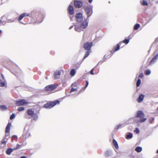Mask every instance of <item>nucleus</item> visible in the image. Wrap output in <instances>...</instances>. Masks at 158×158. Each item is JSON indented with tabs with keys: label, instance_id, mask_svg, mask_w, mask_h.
Returning <instances> with one entry per match:
<instances>
[{
	"label": "nucleus",
	"instance_id": "nucleus-13",
	"mask_svg": "<svg viewBox=\"0 0 158 158\" xmlns=\"http://www.w3.org/2000/svg\"><path fill=\"white\" fill-rule=\"evenodd\" d=\"M83 3L82 2L79 1H76L74 2L75 6L77 8H80L82 6Z\"/></svg>",
	"mask_w": 158,
	"mask_h": 158
},
{
	"label": "nucleus",
	"instance_id": "nucleus-4",
	"mask_svg": "<svg viewBox=\"0 0 158 158\" xmlns=\"http://www.w3.org/2000/svg\"><path fill=\"white\" fill-rule=\"evenodd\" d=\"M85 10L86 13L87 18L89 17L92 13V8L86 7L85 8Z\"/></svg>",
	"mask_w": 158,
	"mask_h": 158
},
{
	"label": "nucleus",
	"instance_id": "nucleus-22",
	"mask_svg": "<svg viewBox=\"0 0 158 158\" xmlns=\"http://www.w3.org/2000/svg\"><path fill=\"white\" fill-rule=\"evenodd\" d=\"M113 143L114 146L116 149H118V144L117 141L114 139H113Z\"/></svg>",
	"mask_w": 158,
	"mask_h": 158
},
{
	"label": "nucleus",
	"instance_id": "nucleus-2",
	"mask_svg": "<svg viewBox=\"0 0 158 158\" xmlns=\"http://www.w3.org/2000/svg\"><path fill=\"white\" fill-rule=\"evenodd\" d=\"M60 101L58 100L51 102L45 104L44 105V108L46 109H50L54 107L57 103L59 104Z\"/></svg>",
	"mask_w": 158,
	"mask_h": 158
},
{
	"label": "nucleus",
	"instance_id": "nucleus-19",
	"mask_svg": "<svg viewBox=\"0 0 158 158\" xmlns=\"http://www.w3.org/2000/svg\"><path fill=\"white\" fill-rule=\"evenodd\" d=\"M11 126V123H9L7 125L6 128V133H8L9 132L10 130V127Z\"/></svg>",
	"mask_w": 158,
	"mask_h": 158
},
{
	"label": "nucleus",
	"instance_id": "nucleus-9",
	"mask_svg": "<svg viewBox=\"0 0 158 158\" xmlns=\"http://www.w3.org/2000/svg\"><path fill=\"white\" fill-rule=\"evenodd\" d=\"M56 88V87L54 85H51L46 86L45 88V89L46 90L51 91L54 90Z\"/></svg>",
	"mask_w": 158,
	"mask_h": 158
},
{
	"label": "nucleus",
	"instance_id": "nucleus-43",
	"mask_svg": "<svg viewBox=\"0 0 158 158\" xmlns=\"http://www.w3.org/2000/svg\"><path fill=\"white\" fill-rule=\"evenodd\" d=\"M15 117V115L14 114H12L10 117V118L11 120L13 119Z\"/></svg>",
	"mask_w": 158,
	"mask_h": 158
},
{
	"label": "nucleus",
	"instance_id": "nucleus-37",
	"mask_svg": "<svg viewBox=\"0 0 158 158\" xmlns=\"http://www.w3.org/2000/svg\"><path fill=\"white\" fill-rule=\"evenodd\" d=\"M147 119L146 118H143L139 120H137V122L140 123H142L145 122Z\"/></svg>",
	"mask_w": 158,
	"mask_h": 158
},
{
	"label": "nucleus",
	"instance_id": "nucleus-29",
	"mask_svg": "<svg viewBox=\"0 0 158 158\" xmlns=\"http://www.w3.org/2000/svg\"><path fill=\"white\" fill-rule=\"evenodd\" d=\"M26 13H24L21 14L19 17V18L18 19V20L19 21L21 20L24 17L26 16Z\"/></svg>",
	"mask_w": 158,
	"mask_h": 158
},
{
	"label": "nucleus",
	"instance_id": "nucleus-17",
	"mask_svg": "<svg viewBox=\"0 0 158 158\" xmlns=\"http://www.w3.org/2000/svg\"><path fill=\"white\" fill-rule=\"evenodd\" d=\"M111 56H110V55H105L104 56V59L103 60L101 61H99L98 63L97 64V65L98 64H101L103 62H104L106 60L108 59L109 57H110Z\"/></svg>",
	"mask_w": 158,
	"mask_h": 158
},
{
	"label": "nucleus",
	"instance_id": "nucleus-41",
	"mask_svg": "<svg viewBox=\"0 0 158 158\" xmlns=\"http://www.w3.org/2000/svg\"><path fill=\"white\" fill-rule=\"evenodd\" d=\"M6 84L4 82H0V86L2 87H4L5 86Z\"/></svg>",
	"mask_w": 158,
	"mask_h": 158
},
{
	"label": "nucleus",
	"instance_id": "nucleus-49",
	"mask_svg": "<svg viewBox=\"0 0 158 158\" xmlns=\"http://www.w3.org/2000/svg\"><path fill=\"white\" fill-rule=\"evenodd\" d=\"M89 85V82L88 81H86V85L85 86V87H84V89H85L88 86V85Z\"/></svg>",
	"mask_w": 158,
	"mask_h": 158
},
{
	"label": "nucleus",
	"instance_id": "nucleus-35",
	"mask_svg": "<svg viewBox=\"0 0 158 158\" xmlns=\"http://www.w3.org/2000/svg\"><path fill=\"white\" fill-rule=\"evenodd\" d=\"M32 117L33 118V119L34 120L36 121L38 119V115L36 114L35 113L34 115L32 116Z\"/></svg>",
	"mask_w": 158,
	"mask_h": 158
},
{
	"label": "nucleus",
	"instance_id": "nucleus-42",
	"mask_svg": "<svg viewBox=\"0 0 158 158\" xmlns=\"http://www.w3.org/2000/svg\"><path fill=\"white\" fill-rule=\"evenodd\" d=\"M129 39H125L123 41V42L124 43L126 44H127L129 42Z\"/></svg>",
	"mask_w": 158,
	"mask_h": 158
},
{
	"label": "nucleus",
	"instance_id": "nucleus-16",
	"mask_svg": "<svg viewBox=\"0 0 158 158\" xmlns=\"http://www.w3.org/2000/svg\"><path fill=\"white\" fill-rule=\"evenodd\" d=\"M125 125L126 124L125 123L123 124H119L115 127L114 129L117 131L118 129L124 127Z\"/></svg>",
	"mask_w": 158,
	"mask_h": 158
},
{
	"label": "nucleus",
	"instance_id": "nucleus-48",
	"mask_svg": "<svg viewBox=\"0 0 158 158\" xmlns=\"http://www.w3.org/2000/svg\"><path fill=\"white\" fill-rule=\"evenodd\" d=\"M89 85V82L88 81H86V85L85 86V87H84V89H85L88 86V85Z\"/></svg>",
	"mask_w": 158,
	"mask_h": 158
},
{
	"label": "nucleus",
	"instance_id": "nucleus-52",
	"mask_svg": "<svg viewBox=\"0 0 158 158\" xmlns=\"http://www.w3.org/2000/svg\"><path fill=\"white\" fill-rule=\"evenodd\" d=\"M70 18L71 21H73V17L72 16H70Z\"/></svg>",
	"mask_w": 158,
	"mask_h": 158
},
{
	"label": "nucleus",
	"instance_id": "nucleus-7",
	"mask_svg": "<svg viewBox=\"0 0 158 158\" xmlns=\"http://www.w3.org/2000/svg\"><path fill=\"white\" fill-rule=\"evenodd\" d=\"M27 102L25 99L18 100L16 101V103L18 106H23L26 104Z\"/></svg>",
	"mask_w": 158,
	"mask_h": 158
},
{
	"label": "nucleus",
	"instance_id": "nucleus-62",
	"mask_svg": "<svg viewBox=\"0 0 158 158\" xmlns=\"http://www.w3.org/2000/svg\"><path fill=\"white\" fill-rule=\"evenodd\" d=\"M0 22H1V20L0 19Z\"/></svg>",
	"mask_w": 158,
	"mask_h": 158
},
{
	"label": "nucleus",
	"instance_id": "nucleus-51",
	"mask_svg": "<svg viewBox=\"0 0 158 158\" xmlns=\"http://www.w3.org/2000/svg\"><path fill=\"white\" fill-rule=\"evenodd\" d=\"M157 42H158V38H156L155 39V41L154 42V43H156Z\"/></svg>",
	"mask_w": 158,
	"mask_h": 158
},
{
	"label": "nucleus",
	"instance_id": "nucleus-20",
	"mask_svg": "<svg viewBox=\"0 0 158 158\" xmlns=\"http://www.w3.org/2000/svg\"><path fill=\"white\" fill-rule=\"evenodd\" d=\"M120 43H119L117 44L116 45L117 47L115 48V49H114L113 50H112L111 51V53H114V52H115L119 50V48H120Z\"/></svg>",
	"mask_w": 158,
	"mask_h": 158
},
{
	"label": "nucleus",
	"instance_id": "nucleus-18",
	"mask_svg": "<svg viewBox=\"0 0 158 158\" xmlns=\"http://www.w3.org/2000/svg\"><path fill=\"white\" fill-rule=\"evenodd\" d=\"M82 28H81V26L79 25H75V29L76 31L78 32H80L82 31Z\"/></svg>",
	"mask_w": 158,
	"mask_h": 158
},
{
	"label": "nucleus",
	"instance_id": "nucleus-44",
	"mask_svg": "<svg viewBox=\"0 0 158 158\" xmlns=\"http://www.w3.org/2000/svg\"><path fill=\"white\" fill-rule=\"evenodd\" d=\"M20 145H19V144H17L16 147L15 148H14V150H16L18 149L19 148H20Z\"/></svg>",
	"mask_w": 158,
	"mask_h": 158
},
{
	"label": "nucleus",
	"instance_id": "nucleus-1",
	"mask_svg": "<svg viewBox=\"0 0 158 158\" xmlns=\"http://www.w3.org/2000/svg\"><path fill=\"white\" fill-rule=\"evenodd\" d=\"M26 16H31L33 18H35L36 20L37 23H40L42 22L43 20L44 17V15L41 14H38L35 11L31 12V14H26Z\"/></svg>",
	"mask_w": 158,
	"mask_h": 158
},
{
	"label": "nucleus",
	"instance_id": "nucleus-60",
	"mask_svg": "<svg viewBox=\"0 0 158 158\" xmlns=\"http://www.w3.org/2000/svg\"><path fill=\"white\" fill-rule=\"evenodd\" d=\"M150 50H149V51H148V52H150Z\"/></svg>",
	"mask_w": 158,
	"mask_h": 158
},
{
	"label": "nucleus",
	"instance_id": "nucleus-26",
	"mask_svg": "<svg viewBox=\"0 0 158 158\" xmlns=\"http://www.w3.org/2000/svg\"><path fill=\"white\" fill-rule=\"evenodd\" d=\"M135 150L136 152H139L142 151V148L141 147L139 146L136 148Z\"/></svg>",
	"mask_w": 158,
	"mask_h": 158
},
{
	"label": "nucleus",
	"instance_id": "nucleus-61",
	"mask_svg": "<svg viewBox=\"0 0 158 158\" xmlns=\"http://www.w3.org/2000/svg\"><path fill=\"white\" fill-rule=\"evenodd\" d=\"M150 50H149V51H148V52H150Z\"/></svg>",
	"mask_w": 158,
	"mask_h": 158
},
{
	"label": "nucleus",
	"instance_id": "nucleus-12",
	"mask_svg": "<svg viewBox=\"0 0 158 158\" xmlns=\"http://www.w3.org/2000/svg\"><path fill=\"white\" fill-rule=\"evenodd\" d=\"M158 59V53L152 59L149 64V65H152Z\"/></svg>",
	"mask_w": 158,
	"mask_h": 158
},
{
	"label": "nucleus",
	"instance_id": "nucleus-56",
	"mask_svg": "<svg viewBox=\"0 0 158 158\" xmlns=\"http://www.w3.org/2000/svg\"><path fill=\"white\" fill-rule=\"evenodd\" d=\"M13 137H14V138H17V136L16 135H14L13 136Z\"/></svg>",
	"mask_w": 158,
	"mask_h": 158
},
{
	"label": "nucleus",
	"instance_id": "nucleus-23",
	"mask_svg": "<svg viewBox=\"0 0 158 158\" xmlns=\"http://www.w3.org/2000/svg\"><path fill=\"white\" fill-rule=\"evenodd\" d=\"M90 52L91 50H87V51L85 52V55L83 57V60L89 56V55Z\"/></svg>",
	"mask_w": 158,
	"mask_h": 158
},
{
	"label": "nucleus",
	"instance_id": "nucleus-46",
	"mask_svg": "<svg viewBox=\"0 0 158 158\" xmlns=\"http://www.w3.org/2000/svg\"><path fill=\"white\" fill-rule=\"evenodd\" d=\"M143 76V73H140L139 76V78H142Z\"/></svg>",
	"mask_w": 158,
	"mask_h": 158
},
{
	"label": "nucleus",
	"instance_id": "nucleus-14",
	"mask_svg": "<svg viewBox=\"0 0 158 158\" xmlns=\"http://www.w3.org/2000/svg\"><path fill=\"white\" fill-rule=\"evenodd\" d=\"M145 95L144 94H141L139 96L138 98L137 99V101L139 103H140L142 102L143 100Z\"/></svg>",
	"mask_w": 158,
	"mask_h": 158
},
{
	"label": "nucleus",
	"instance_id": "nucleus-32",
	"mask_svg": "<svg viewBox=\"0 0 158 158\" xmlns=\"http://www.w3.org/2000/svg\"><path fill=\"white\" fill-rule=\"evenodd\" d=\"M16 19H8L6 20V22L8 23H13L15 22V20Z\"/></svg>",
	"mask_w": 158,
	"mask_h": 158
},
{
	"label": "nucleus",
	"instance_id": "nucleus-5",
	"mask_svg": "<svg viewBox=\"0 0 158 158\" xmlns=\"http://www.w3.org/2000/svg\"><path fill=\"white\" fill-rule=\"evenodd\" d=\"M92 42H87L84 45V48L87 50H90L91 47L92 46Z\"/></svg>",
	"mask_w": 158,
	"mask_h": 158
},
{
	"label": "nucleus",
	"instance_id": "nucleus-39",
	"mask_svg": "<svg viewBox=\"0 0 158 158\" xmlns=\"http://www.w3.org/2000/svg\"><path fill=\"white\" fill-rule=\"evenodd\" d=\"M24 110V107H19L18 108V110L19 111H23Z\"/></svg>",
	"mask_w": 158,
	"mask_h": 158
},
{
	"label": "nucleus",
	"instance_id": "nucleus-21",
	"mask_svg": "<svg viewBox=\"0 0 158 158\" xmlns=\"http://www.w3.org/2000/svg\"><path fill=\"white\" fill-rule=\"evenodd\" d=\"M112 155V151L110 150H107L105 153V156H111Z\"/></svg>",
	"mask_w": 158,
	"mask_h": 158
},
{
	"label": "nucleus",
	"instance_id": "nucleus-15",
	"mask_svg": "<svg viewBox=\"0 0 158 158\" xmlns=\"http://www.w3.org/2000/svg\"><path fill=\"white\" fill-rule=\"evenodd\" d=\"M69 13L71 15H73L74 13V9L72 6L70 5L68 9Z\"/></svg>",
	"mask_w": 158,
	"mask_h": 158
},
{
	"label": "nucleus",
	"instance_id": "nucleus-54",
	"mask_svg": "<svg viewBox=\"0 0 158 158\" xmlns=\"http://www.w3.org/2000/svg\"><path fill=\"white\" fill-rule=\"evenodd\" d=\"M1 76H2V79H3V80H4V76L3 75V74H1Z\"/></svg>",
	"mask_w": 158,
	"mask_h": 158
},
{
	"label": "nucleus",
	"instance_id": "nucleus-59",
	"mask_svg": "<svg viewBox=\"0 0 158 158\" xmlns=\"http://www.w3.org/2000/svg\"><path fill=\"white\" fill-rule=\"evenodd\" d=\"M156 153L158 154V150H157Z\"/></svg>",
	"mask_w": 158,
	"mask_h": 158
},
{
	"label": "nucleus",
	"instance_id": "nucleus-50",
	"mask_svg": "<svg viewBox=\"0 0 158 158\" xmlns=\"http://www.w3.org/2000/svg\"><path fill=\"white\" fill-rule=\"evenodd\" d=\"M77 86V84L75 82L73 83L71 85V86L72 87H75Z\"/></svg>",
	"mask_w": 158,
	"mask_h": 158
},
{
	"label": "nucleus",
	"instance_id": "nucleus-55",
	"mask_svg": "<svg viewBox=\"0 0 158 158\" xmlns=\"http://www.w3.org/2000/svg\"><path fill=\"white\" fill-rule=\"evenodd\" d=\"M89 2L91 3L92 2L93 0H88Z\"/></svg>",
	"mask_w": 158,
	"mask_h": 158
},
{
	"label": "nucleus",
	"instance_id": "nucleus-27",
	"mask_svg": "<svg viewBox=\"0 0 158 158\" xmlns=\"http://www.w3.org/2000/svg\"><path fill=\"white\" fill-rule=\"evenodd\" d=\"M7 139L5 138L2 139V140L1 142V144L3 145V147H4L5 146L6 143L7 142Z\"/></svg>",
	"mask_w": 158,
	"mask_h": 158
},
{
	"label": "nucleus",
	"instance_id": "nucleus-6",
	"mask_svg": "<svg viewBox=\"0 0 158 158\" xmlns=\"http://www.w3.org/2000/svg\"><path fill=\"white\" fill-rule=\"evenodd\" d=\"M75 17L78 22L79 23L82 22L83 20L82 14L80 13H77L76 14Z\"/></svg>",
	"mask_w": 158,
	"mask_h": 158
},
{
	"label": "nucleus",
	"instance_id": "nucleus-28",
	"mask_svg": "<svg viewBox=\"0 0 158 158\" xmlns=\"http://www.w3.org/2000/svg\"><path fill=\"white\" fill-rule=\"evenodd\" d=\"M13 149L11 148H9L6 151V153L7 155H10Z\"/></svg>",
	"mask_w": 158,
	"mask_h": 158
},
{
	"label": "nucleus",
	"instance_id": "nucleus-38",
	"mask_svg": "<svg viewBox=\"0 0 158 158\" xmlns=\"http://www.w3.org/2000/svg\"><path fill=\"white\" fill-rule=\"evenodd\" d=\"M141 81L140 79H138L136 82V86L137 87H139L141 83Z\"/></svg>",
	"mask_w": 158,
	"mask_h": 158
},
{
	"label": "nucleus",
	"instance_id": "nucleus-3",
	"mask_svg": "<svg viewBox=\"0 0 158 158\" xmlns=\"http://www.w3.org/2000/svg\"><path fill=\"white\" fill-rule=\"evenodd\" d=\"M35 114L34 111L31 109H28L27 113L25 114V118L27 119H30Z\"/></svg>",
	"mask_w": 158,
	"mask_h": 158
},
{
	"label": "nucleus",
	"instance_id": "nucleus-10",
	"mask_svg": "<svg viewBox=\"0 0 158 158\" xmlns=\"http://www.w3.org/2000/svg\"><path fill=\"white\" fill-rule=\"evenodd\" d=\"M144 116V114L142 111H138L137 112V114L135 118H143Z\"/></svg>",
	"mask_w": 158,
	"mask_h": 158
},
{
	"label": "nucleus",
	"instance_id": "nucleus-58",
	"mask_svg": "<svg viewBox=\"0 0 158 158\" xmlns=\"http://www.w3.org/2000/svg\"><path fill=\"white\" fill-rule=\"evenodd\" d=\"M2 31L1 30H0V34L2 33Z\"/></svg>",
	"mask_w": 158,
	"mask_h": 158
},
{
	"label": "nucleus",
	"instance_id": "nucleus-45",
	"mask_svg": "<svg viewBox=\"0 0 158 158\" xmlns=\"http://www.w3.org/2000/svg\"><path fill=\"white\" fill-rule=\"evenodd\" d=\"M134 131L137 134L139 133V129L137 128H136L134 130Z\"/></svg>",
	"mask_w": 158,
	"mask_h": 158
},
{
	"label": "nucleus",
	"instance_id": "nucleus-34",
	"mask_svg": "<svg viewBox=\"0 0 158 158\" xmlns=\"http://www.w3.org/2000/svg\"><path fill=\"white\" fill-rule=\"evenodd\" d=\"M26 133L27 132L26 131H24L23 135L24 136H25V137L26 138L27 137H28L30 136V133Z\"/></svg>",
	"mask_w": 158,
	"mask_h": 158
},
{
	"label": "nucleus",
	"instance_id": "nucleus-31",
	"mask_svg": "<svg viewBox=\"0 0 158 158\" xmlns=\"http://www.w3.org/2000/svg\"><path fill=\"white\" fill-rule=\"evenodd\" d=\"M76 73V71L74 69H72L70 72V74L72 76H73L75 75Z\"/></svg>",
	"mask_w": 158,
	"mask_h": 158
},
{
	"label": "nucleus",
	"instance_id": "nucleus-33",
	"mask_svg": "<svg viewBox=\"0 0 158 158\" xmlns=\"http://www.w3.org/2000/svg\"><path fill=\"white\" fill-rule=\"evenodd\" d=\"M132 134L131 133H129L127 135L126 138L127 139H130L132 138Z\"/></svg>",
	"mask_w": 158,
	"mask_h": 158
},
{
	"label": "nucleus",
	"instance_id": "nucleus-40",
	"mask_svg": "<svg viewBox=\"0 0 158 158\" xmlns=\"http://www.w3.org/2000/svg\"><path fill=\"white\" fill-rule=\"evenodd\" d=\"M77 88H72L71 89L70 93H71L73 92H75V91H77Z\"/></svg>",
	"mask_w": 158,
	"mask_h": 158
},
{
	"label": "nucleus",
	"instance_id": "nucleus-30",
	"mask_svg": "<svg viewBox=\"0 0 158 158\" xmlns=\"http://www.w3.org/2000/svg\"><path fill=\"white\" fill-rule=\"evenodd\" d=\"M144 73L146 75H149L151 73V71L149 69H147L144 71Z\"/></svg>",
	"mask_w": 158,
	"mask_h": 158
},
{
	"label": "nucleus",
	"instance_id": "nucleus-11",
	"mask_svg": "<svg viewBox=\"0 0 158 158\" xmlns=\"http://www.w3.org/2000/svg\"><path fill=\"white\" fill-rule=\"evenodd\" d=\"M88 20L86 19H85L84 22L81 24V27L82 29L85 28L88 26Z\"/></svg>",
	"mask_w": 158,
	"mask_h": 158
},
{
	"label": "nucleus",
	"instance_id": "nucleus-36",
	"mask_svg": "<svg viewBox=\"0 0 158 158\" xmlns=\"http://www.w3.org/2000/svg\"><path fill=\"white\" fill-rule=\"evenodd\" d=\"M140 27V25L138 23L136 24L134 26V29L135 30H137Z\"/></svg>",
	"mask_w": 158,
	"mask_h": 158
},
{
	"label": "nucleus",
	"instance_id": "nucleus-25",
	"mask_svg": "<svg viewBox=\"0 0 158 158\" xmlns=\"http://www.w3.org/2000/svg\"><path fill=\"white\" fill-rule=\"evenodd\" d=\"M140 2L143 5L147 6L148 5L147 1L145 0H141Z\"/></svg>",
	"mask_w": 158,
	"mask_h": 158
},
{
	"label": "nucleus",
	"instance_id": "nucleus-57",
	"mask_svg": "<svg viewBox=\"0 0 158 158\" xmlns=\"http://www.w3.org/2000/svg\"><path fill=\"white\" fill-rule=\"evenodd\" d=\"M73 26H71L70 27H69V29H71L72 28H73Z\"/></svg>",
	"mask_w": 158,
	"mask_h": 158
},
{
	"label": "nucleus",
	"instance_id": "nucleus-8",
	"mask_svg": "<svg viewBox=\"0 0 158 158\" xmlns=\"http://www.w3.org/2000/svg\"><path fill=\"white\" fill-rule=\"evenodd\" d=\"M61 74L60 71L59 70H56L54 74V77L55 79H58L60 78Z\"/></svg>",
	"mask_w": 158,
	"mask_h": 158
},
{
	"label": "nucleus",
	"instance_id": "nucleus-24",
	"mask_svg": "<svg viewBox=\"0 0 158 158\" xmlns=\"http://www.w3.org/2000/svg\"><path fill=\"white\" fill-rule=\"evenodd\" d=\"M0 109L2 111H4L7 110V108L6 106L3 105L0 106Z\"/></svg>",
	"mask_w": 158,
	"mask_h": 158
},
{
	"label": "nucleus",
	"instance_id": "nucleus-47",
	"mask_svg": "<svg viewBox=\"0 0 158 158\" xmlns=\"http://www.w3.org/2000/svg\"><path fill=\"white\" fill-rule=\"evenodd\" d=\"M94 68L92 69L90 71V73L91 75H94Z\"/></svg>",
	"mask_w": 158,
	"mask_h": 158
},
{
	"label": "nucleus",
	"instance_id": "nucleus-53",
	"mask_svg": "<svg viewBox=\"0 0 158 158\" xmlns=\"http://www.w3.org/2000/svg\"><path fill=\"white\" fill-rule=\"evenodd\" d=\"M20 158H27V157L25 156H21Z\"/></svg>",
	"mask_w": 158,
	"mask_h": 158
}]
</instances>
